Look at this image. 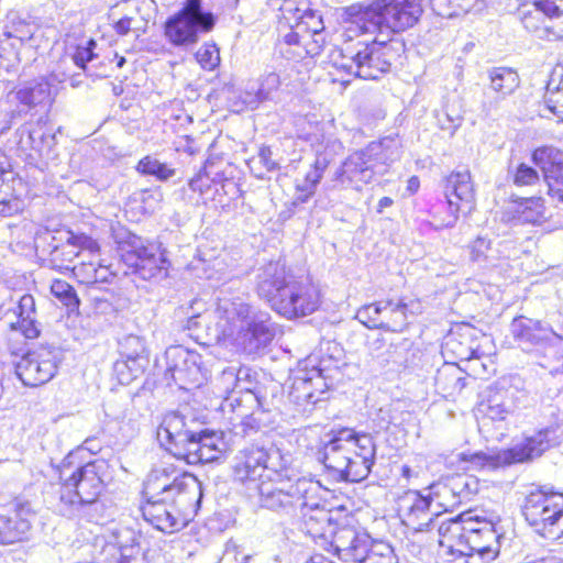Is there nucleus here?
Listing matches in <instances>:
<instances>
[{"mask_svg": "<svg viewBox=\"0 0 563 563\" xmlns=\"http://www.w3.org/2000/svg\"><path fill=\"white\" fill-rule=\"evenodd\" d=\"M213 327L207 325L210 335L217 341H230L246 353H256L267 346L275 336L271 316L252 307L244 291H233L223 287L213 311H206L188 319V329H198L210 319Z\"/></svg>", "mask_w": 563, "mask_h": 563, "instance_id": "1", "label": "nucleus"}, {"mask_svg": "<svg viewBox=\"0 0 563 563\" xmlns=\"http://www.w3.org/2000/svg\"><path fill=\"white\" fill-rule=\"evenodd\" d=\"M257 294L274 311L289 320L312 314L321 305L317 285L289 275L277 262L268 263L258 275Z\"/></svg>", "mask_w": 563, "mask_h": 563, "instance_id": "2", "label": "nucleus"}, {"mask_svg": "<svg viewBox=\"0 0 563 563\" xmlns=\"http://www.w3.org/2000/svg\"><path fill=\"white\" fill-rule=\"evenodd\" d=\"M318 452V460L341 481L357 483L365 479L376 455L373 437L347 428L332 431Z\"/></svg>", "mask_w": 563, "mask_h": 563, "instance_id": "3", "label": "nucleus"}, {"mask_svg": "<svg viewBox=\"0 0 563 563\" xmlns=\"http://www.w3.org/2000/svg\"><path fill=\"white\" fill-rule=\"evenodd\" d=\"M510 333L522 350L534 353L536 363L545 371L541 378L549 393L559 395L563 390V354L559 347L563 338L551 327L525 316L512 320Z\"/></svg>", "mask_w": 563, "mask_h": 563, "instance_id": "4", "label": "nucleus"}, {"mask_svg": "<svg viewBox=\"0 0 563 563\" xmlns=\"http://www.w3.org/2000/svg\"><path fill=\"white\" fill-rule=\"evenodd\" d=\"M256 489L261 508L290 517L299 508L313 509L318 506L321 485L306 477H292L284 465L275 472L269 471L268 475H263Z\"/></svg>", "mask_w": 563, "mask_h": 563, "instance_id": "5", "label": "nucleus"}, {"mask_svg": "<svg viewBox=\"0 0 563 563\" xmlns=\"http://www.w3.org/2000/svg\"><path fill=\"white\" fill-rule=\"evenodd\" d=\"M421 0H375L372 3L350 8L347 31L360 34H390L413 26L422 14Z\"/></svg>", "mask_w": 563, "mask_h": 563, "instance_id": "6", "label": "nucleus"}, {"mask_svg": "<svg viewBox=\"0 0 563 563\" xmlns=\"http://www.w3.org/2000/svg\"><path fill=\"white\" fill-rule=\"evenodd\" d=\"M400 142L397 137H383L371 142L366 147L350 154L334 172L333 187L361 190L369 184L375 175L384 174L386 167L399 159Z\"/></svg>", "mask_w": 563, "mask_h": 563, "instance_id": "7", "label": "nucleus"}, {"mask_svg": "<svg viewBox=\"0 0 563 563\" xmlns=\"http://www.w3.org/2000/svg\"><path fill=\"white\" fill-rule=\"evenodd\" d=\"M146 498L170 500L185 516L196 514L201 499L202 487L192 474L183 472L173 464L156 465L144 484Z\"/></svg>", "mask_w": 563, "mask_h": 563, "instance_id": "8", "label": "nucleus"}, {"mask_svg": "<svg viewBox=\"0 0 563 563\" xmlns=\"http://www.w3.org/2000/svg\"><path fill=\"white\" fill-rule=\"evenodd\" d=\"M74 459L75 454L70 453L63 461L60 479L64 482L60 489V501L70 506L95 505L104 488L108 464L104 460H95L76 467L69 475H66Z\"/></svg>", "mask_w": 563, "mask_h": 563, "instance_id": "9", "label": "nucleus"}, {"mask_svg": "<svg viewBox=\"0 0 563 563\" xmlns=\"http://www.w3.org/2000/svg\"><path fill=\"white\" fill-rule=\"evenodd\" d=\"M396 55L395 49L386 40L375 37L372 43H357L355 48L346 47L338 67L355 77L376 80L388 73Z\"/></svg>", "mask_w": 563, "mask_h": 563, "instance_id": "10", "label": "nucleus"}, {"mask_svg": "<svg viewBox=\"0 0 563 563\" xmlns=\"http://www.w3.org/2000/svg\"><path fill=\"white\" fill-rule=\"evenodd\" d=\"M214 24V15L202 10V0H186L183 9L165 22L164 34L173 45L187 47L196 44L199 34L210 32Z\"/></svg>", "mask_w": 563, "mask_h": 563, "instance_id": "11", "label": "nucleus"}, {"mask_svg": "<svg viewBox=\"0 0 563 563\" xmlns=\"http://www.w3.org/2000/svg\"><path fill=\"white\" fill-rule=\"evenodd\" d=\"M331 357L324 358L317 354L308 356L300 363L294 378L290 396L298 405L317 404L320 395L329 387L327 380L333 378L338 365Z\"/></svg>", "mask_w": 563, "mask_h": 563, "instance_id": "12", "label": "nucleus"}, {"mask_svg": "<svg viewBox=\"0 0 563 563\" xmlns=\"http://www.w3.org/2000/svg\"><path fill=\"white\" fill-rule=\"evenodd\" d=\"M522 514L528 523L545 538L556 539V527L563 518V493L538 488L525 500Z\"/></svg>", "mask_w": 563, "mask_h": 563, "instance_id": "13", "label": "nucleus"}, {"mask_svg": "<svg viewBox=\"0 0 563 563\" xmlns=\"http://www.w3.org/2000/svg\"><path fill=\"white\" fill-rule=\"evenodd\" d=\"M200 434V422L191 412L169 411L164 415L156 437L161 446L178 460L186 459L195 437Z\"/></svg>", "mask_w": 563, "mask_h": 563, "instance_id": "14", "label": "nucleus"}, {"mask_svg": "<svg viewBox=\"0 0 563 563\" xmlns=\"http://www.w3.org/2000/svg\"><path fill=\"white\" fill-rule=\"evenodd\" d=\"M284 466V459L278 448L252 443L240 450L233 466L234 477L239 482H261L263 475Z\"/></svg>", "mask_w": 563, "mask_h": 563, "instance_id": "15", "label": "nucleus"}, {"mask_svg": "<svg viewBox=\"0 0 563 563\" xmlns=\"http://www.w3.org/2000/svg\"><path fill=\"white\" fill-rule=\"evenodd\" d=\"M118 252L122 262L134 268L143 278L155 277L163 268L165 260L158 255V247L134 234H129L125 240L120 241Z\"/></svg>", "mask_w": 563, "mask_h": 563, "instance_id": "16", "label": "nucleus"}, {"mask_svg": "<svg viewBox=\"0 0 563 563\" xmlns=\"http://www.w3.org/2000/svg\"><path fill=\"white\" fill-rule=\"evenodd\" d=\"M57 372V354L41 347L24 354L15 365V373L23 385L37 387L49 382Z\"/></svg>", "mask_w": 563, "mask_h": 563, "instance_id": "17", "label": "nucleus"}, {"mask_svg": "<svg viewBox=\"0 0 563 563\" xmlns=\"http://www.w3.org/2000/svg\"><path fill=\"white\" fill-rule=\"evenodd\" d=\"M402 522L416 531H430L437 525L440 511L435 509L429 493L408 490L400 499Z\"/></svg>", "mask_w": 563, "mask_h": 563, "instance_id": "18", "label": "nucleus"}, {"mask_svg": "<svg viewBox=\"0 0 563 563\" xmlns=\"http://www.w3.org/2000/svg\"><path fill=\"white\" fill-rule=\"evenodd\" d=\"M563 421V415L556 418L555 426H549L526 437L525 440L515 446L504 450L501 460L515 463H523L540 457L551 446L558 444L562 434L559 432V424Z\"/></svg>", "mask_w": 563, "mask_h": 563, "instance_id": "19", "label": "nucleus"}, {"mask_svg": "<svg viewBox=\"0 0 563 563\" xmlns=\"http://www.w3.org/2000/svg\"><path fill=\"white\" fill-rule=\"evenodd\" d=\"M445 196L450 214L440 228H452L457 221L459 212H471L475 206V190L468 170L453 172L449 175Z\"/></svg>", "mask_w": 563, "mask_h": 563, "instance_id": "20", "label": "nucleus"}, {"mask_svg": "<svg viewBox=\"0 0 563 563\" xmlns=\"http://www.w3.org/2000/svg\"><path fill=\"white\" fill-rule=\"evenodd\" d=\"M34 515L27 500H14L5 514H0V544L21 541L31 529Z\"/></svg>", "mask_w": 563, "mask_h": 563, "instance_id": "21", "label": "nucleus"}, {"mask_svg": "<svg viewBox=\"0 0 563 563\" xmlns=\"http://www.w3.org/2000/svg\"><path fill=\"white\" fill-rule=\"evenodd\" d=\"M60 245H54L51 251V261L59 268L68 269L70 263L80 257L85 252L91 256H98L100 252L99 243L85 233H74L66 231L62 233Z\"/></svg>", "mask_w": 563, "mask_h": 563, "instance_id": "22", "label": "nucleus"}, {"mask_svg": "<svg viewBox=\"0 0 563 563\" xmlns=\"http://www.w3.org/2000/svg\"><path fill=\"white\" fill-rule=\"evenodd\" d=\"M247 377V368L229 366L222 371L219 380L228 394L223 402L224 408L229 407L235 411V406H241V402H245L250 407L258 402L257 395L249 387Z\"/></svg>", "mask_w": 563, "mask_h": 563, "instance_id": "23", "label": "nucleus"}, {"mask_svg": "<svg viewBox=\"0 0 563 563\" xmlns=\"http://www.w3.org/2000/svg\"><path fill=\"white\" fill-rule=\"evenodd\" d=\"M373 539L364 531L352 527H342L333 534L331 545L343 563H362Z\"/></svg>", "mask_w": 563, "mask_h": 563, "instance_id": "24", "label": "nucleus"}, {"mask_svg": "<svg viewBox=\"0 0 563 563\" xmlns=\"http://www.w3.org/2000/svg\"><path fill=\"white\" fill-rule=\"evenodd\" d=\"M140 541L141 537L133 530L121 531L115 543L102 549L100 563H147Z\"/></svg>", "mask_w": 563, "mask_h": 563, "instance_id": "25", "label": "nucleus"}, {"mask_svg": "<svg viewBox=\"0 0 563 563\" xmlns=\"http://www.w3.org/2000/svg\"><path fill=\"white\" fill-rule=\"evenodd\" d=\"M532 159L543 172L549 195L563 202V152L543 146L532 153Z\"/></svg>", "mask_w": 563, "mask_h": 563, "instance_id": "26", "label": "nucleus"}, {"mask_svg": "<svg viewBox=\"0 0 563 563\" xmlns=\"http://www.w3.org/2000/svg\"><path fill=\"white\" fill-rule=\"evenodd\" d=\"M467 249L470 260L483 268L501 266L503 261L517 253L511 241H500L494 246L493 242L484 236H477Z\"/></svg>", "mask_w": 563, "mask_h": 563, "instance_id": "27", "label": "nucleus"}, {"mask_svg": "<svg viewBox=\"0 0 563 563\" xmlns=\"http://www.w3.org/2000/svg\"><path fill=\"white\" fill-rule=\"evenodd\" d=\"M65 78V74L52 73L47 77L27 82L14 92L15 99L27 109L51 106L55 96L54 87Z\"/></svg>", "mask_w": 563, "mask_h": 563, "instance_id": "28", "label": "nucleus"}, {"mask_svg": "<svg viewBox=\"0 0 563 563\" xmlns=\"http://www.w3.org/2000/svg\"><path fill=\"white\" fill-rule=\"evenodd\" d=\"M552 0H536L531 7H523L520 10V19L523 27L543 38L553 34L558 37L563 36V32H554V25H549L548 21L555 16V10Z\"/></svg>", "mask_w": 563, "mask_h": 563, "instance_id": "29", "label": "nucleus"}, {"mask_svg": "<svg viewBox=\"0 0 563 563\" xmlns=\"http://www.w3.org/2000/svg\"><path fill=\"white\" fill-rule=\"evenodd\" d=\"M176 508L179 511L178 506L172 504L170 500L147 498L141 510L144 519L154 528L170 533L179 530L185 523V519H180L175 514ZM180 512L183 511L180 510Z\"/></svg>", "mask_w": 563, "mask_h": 563, "instance_id": "30", "label": "nucleus"}, {"mask_svg": "<svg viewBox=\"0 0 563 563\" xmlns=\"http://www.w3.org/2000/svg\"><path fill=\"white\" fill-rule=\"evenodd\" d=\"M488 89L494 93L493 100L485 102L483 108L489 111L498 107L520 86V77L514 68L499 66L487 69Z\"/></svg>", "mask_w": 563, "mask_h": 563, "instance_id": "31", "label": "nucleus"}, {"mask_svg": "<svg viewBox=\"0 0 563 563\" xmlns=\"http://www.w3.org/2000/svg\"><path fill=\"white\" fill-rule=\"evenodd\" d=\"M510 415V406L507 404L506 398L498 393L482 400L475 413L479 431L484 433H489L495 424H498L496 428H499L501 423L507 421Z\"/></svg>", "mask_w": 563, "mask_h": 563, "instance_id": "32", "label": "nucleus"}, {"mask_svg": "<svg viewBox=\"0 0 563 563\" xmlns=\"http://www.w3.org/2000/svg\"><path fill=\"white\" fill-rule=\"evenodd\" d=\"M224 449L221 435L200 428V434L195 437L185 461L188 464L211 463L222 456Z\"/></svg>", "mask_w": 563, "mask_h": 563, "instance_id": "33", "label": "nucleus"}, {"mask_svg": "<svg viewBox=\"0 0 563 563\" xmlns=\"http://www.w3.org/2000/svg\"><path fill=\"white\" fill-rule=\"evenodd\" d=\"M13 312L16 321L9 323L11 331L20 332L25 339H35L40 335V323L36 321V307L32 295H23Z\"/></svg>", "mask_w": 563, "mask_h": 563, "instance_id": "34", "label": "nucleus"}, {"mask_svg": "<svg viewBox=\"0 0 563 563\" xmlns=\"http://www.w3.org/2000/svg\"><path fill=\"white\" fill-rule=\"evenodd\" d=\"M498 536L492 522H483L482 530L476 534H471L467 539L461 541L462 548L457 552L463 555L479 554L482 558H494L496 553Z\"/></svg>", "mask_w": 563, "mask_h": 563, "instance_id": "35", "label": "nucleus"}, {"mask_svg": "<svg viewBox=\"0 0 563 563\" xmlns=\"http://www.w3.org/2000/svg\"><path fill=\"white\" fill-rule=\"evenodd\" d=\"M166 355L181 358L183 365L175 364L173 367H169L168 371L172 372V377L175 383H180L186 379L192 383H200V377H203L202 368L200 365L201 356L197 353H191L189 351L183 350L179 346L168 349Z\"/></svg>", "mask_w": 563, "mask_h": 563, "instance_id": "36", "label": "nucleus"}, {"mask_svg": "<svg viewBox=\"0 0 563 563\" xmlns=\"http://www.w3.org/2000/svg\"><path fill=\"white\" fill-rule=\"evenodd\" d=\"M419 308V303H416ZM383 307V327L382 329L391 332H401L408 325V311L413 312L415 302H407L399 299L397 302L393 300H384Z\"/></svg>", "mask_w": 563, "mask_h": 563, "instance_id": "37", "label": "nucleus"}, {"mask_svg": "<svg viewBox=\"0 0 563 563\" xmlns=\"http://www.w3.org/2000/svg\"><path fill=\"white\" fill-rule=\"evenodd\" d=\"M507 213L517 223L539 224L545 219V209L541 198H527L515 203Z\"/></svg>", "mask_w": 563, "mask_h": 563, "instance_id": "38", "label": "nucleus"}, {"mask_svg": "<svg viewBox=\"0 0 563 563\" xmlns=\"http://www.w3.org/2000/svg\"><path fill=\"white\" fill-rule=\"evenodd\" d=\"M46 126L47 121L44 117L38 118L34 122L22 124L16 131L18 150L24 155L34 152L42 137H44Z\"/></svg>", "mask_w": 563, "mask_h": 563, "instance_id": "39", "label": "nucleus"}, {"mask_svg": "<svg viewBox=\"0 0 563 563\" xmlns=\"http://www.w3.org/2000/svg\"><path fill=\"white\" fill-rule=\"evenodd\" d=\"M443 353L452 354L459 361H471L478 358L476 347L471 344V334L451 333L443 343Z\"/></svg>", "mask_w": 563, "mask_h": 563, "instance_id": "40", "label": "nucleus"}, {"mask_svg": "<svg viewBox=\"0 0 563 563\" xmlns=\"http://www.w3.org/2000/svg\"><path fill=\"white\" fill-rule=\"evenodd\" d=\"M461 519L459 516L450 518L439 522L437 519V532L439 536V544L446 547L451 550L457 551V548H462V527Z\"/></svg>", "mask_w": 563, "mask_h": 563, "instance_id": "41", "label": "nucleus"}, {"mask_svg": "<svg viewBox=\"0 0 563 563\" xmlns=\"http://www.w3.org/2000/svg\"><path fill=\"white\" fill-rule=\"evenodd\" d=\"M424 492L429 493L435 509L439 511L440 509L443 511H453L457 506L462 504L444 478L430 485L424 489Z\"/></svg>", "mask_w": 563, "mask_h": 563, "instance_id": "42", "label": "nucleus"}, {"mask_svg": "<svg viewBox=\"0 0 563 563\" xmlns=\"http://www.w3.org/2000/svg\"><path fill=\"white\" fill-rule=\"evenodd\" d=\"M461 503L468 501L479 489L478 479L470 474L457 473L444 478Z\"/></svg>", "mask_w": 563, "mask_h": 563, "instance_id": "43", "label": "nucleus"}, {"mask_svg": "<svg viewBox=\"0 0 563 563\" xmlns=\"http://www.w3.org/2000/svg\"><path fill=\"white\" fill-rule=\"evenodd\" d=\"M59 132L60 128L53 131L51 128L46 126L44 137H42L38 146L34 152H31V154H26L25 157L31 161H36L37 158H42L46 162L55 161L58 157L56 134Z\"/></svg>", "mask_w": 563, "mask_h": 563, "instance_id": "44", "label": "nucleus"}, {"mask_svg": "<svg viewBox=\"0 0 563 563\" xmlns=\"http://www.w3.org/2000/svg\"><path fill=\"white\" fill-rule=\"evenodd\" d=\"M136 169L141 174L154 176L161 181H165L175 175V169L150 155L139 162Z\"/></svg>", "mask_w": 563, "mask_h": 563, "instance_id": "45", "label": "nucleus"}, {"mask_svg": "<svg viewBox=\"0 0 563 563\" xmlns=\"http://www.w3.org/2000/svg\"><path fill=\"white\" fill-rule=\"evenodd\" d=\"M306 35H300L298 31H289L284 35L280 43V53L288 59H299L305 56Z\"/></svg>", "mask_w": 563, "mask_h": 563, "instance_id": "46", "label": "nucleus"}, {"mask_svg": "<svg viewBox=\"0 0 563 563\" xmlns=\"http://www.w3.org/2000/svg\"><path fill=\"white\" fill-rule=\"evenodd\" d=\"M113 29L117 34L124 36L130 32L135 33L139 37L141 34H144L147 29V20L139 14V9H136L135 14L124 15L119 19L114 24Z\"/></svg>", "mask_w": 563, "mask_h": 563, "instance_id": "47", "label": "nucleus"}, {"mask_svg": "<svg viewBox=\"0 0 563 563\" xmlns=\"http://www.w3.org/2000/svg\"><path fill=\"white\" fill-rule=\"evenodd\" d=\"M362 563H398V560L390 544L373 540Z\"/></svg>", "mask_w": 563, "mask_h": 563, "instance_id": "48", "label": "nucleus"}, {"mask_svg": "<svg viewBox=\"0 0 563 563\" xmlns=\"http://www.w3.org/2000/svg\"><path fill=\"white\" fill-rule=\"evenodd\" d=\"M383 305L384 300L363 306L357 310L356 319L368 329H382Z\"/></svg>", "mask_w": 563, "mask_h": 563, "instance_id": "49", "label": "nucleus"}, {"mask_svg": "<svg viewBox=\"0 0 563 563\" xmlns=\"http://www.w3.org/2000/svg\"><path fill=\"white\" fill-rule=\"evenodd\" d=\"M51 292L71 311L78 309L80 303L79 298L74 287L70 286L67 282L60 279L54 280L51 285Z\"/></svg>", "mask_w": 563, "mask_h": 563, "instance_id": "50", "label": "nucleus"}, {"mask_svg": "<svg viewBox=\"0 0 563 563\" xmlns=\"http://www.w3.org/2000/svg\"><path fill=\"white\" fill-rule=\"evenodd\" d=\"M247 164L257 177H263L266 172L275 170L278 167L272 158L271 148L267 146L260 147L257 155L251 157Z\"/></svg>", "mask_w": 563, "mask_h": 563, "instance_id": "51", "label": "nucleus"}, {"mask_svg": "<svg viewBox=\"0 0 563 563\" xmlns=\"http://www.w3.org/2000/svg\"><path fill=\"white\" fill-rule=\"evenodd\" d=\"M20 46L8 37L0 40V65L7 70L15 69L20 64Z\"/></svg>", "mask_w": 563, "mask_h": 563, "instance_id": "52", "label": "nucleus"}, {"mask_svg": "<svg viewBox=\"0 0 563 563\" xmlns=\"http://www.w3.org/2000/svg\"><path fill=\"white\" fill-rule=\"evenodd\" d=\"M119 345L121 357H148L144 340L137 335L124 336Z\"/></svg>", "mask_w": 563, "mask_h": 563, "instance_id": "53", "label": "nucleus"}, {"mask_svg": "<svg viewBox=\"0 0 563 563\" xmlns=\"http://www.w3.org/2000/svg\"><path fill=\"white\" fill-rule=\"evenodd\" d=\"M320 498L318 497V501ZM316 515H311L305 520L307 532L312 537H322L325 532V527L330 526L329 512L324 509H319V505L313 508Z\"/></svg>", "mask_w": 563, "mask_h": 563, "instance_id": "54", "label": "nucleus"}, {"mask_svg": "<svg viewBox=\"0 0 563 563\" xmlns=\"http://www.w3.org/2000/svg\"><path fill=\"white\" fill-rule=\"evenodd\" d=\"M504 454V450L494 453L487 454L484 452H477L471 455L470 462L478 468H488L495 470L498 467H504L510 465L509 462L503 461L501 455Z\"/></svg>", "mask_w": 563, "mask_h": 563, "instance_id": "55", "label": "nucleus"}, {"mask_svg": "<svg viewBox=\"0 0 563 563\" xmlns=\"http://www.w3.org/2000/svg\"><path fill=\"white\" fill-rule=\"evenodd\" d=\"M539 181V173L527 164H519L512 173V183L518 186H533Z\"/></svg>", "mask_w": 563, "mask_h": 563, "instance_id": "56", "label": "nucleus"}, {"mask_svg": "<svg viewBox=\"0 0 563 563\" xmlns=\"http://www.w3.org/2000/svg\"><path fill=\"white\" fill-rule=\"evenodd\" d=\"M462 527V541L467 539L471 534H476L477 531L482 530V523L488 522L486 519H482L478 516H474L471 511L459 515Z\"/></svg>", "mask_w": 563, "mask_h": 563, "instance_id": "57", "label": "nucleus"}, {"mask_svg": "<svg viewBox=\"0 0 563 563\" xmlns=\"http://www.w3.org/2000/svg\"><path fill=\"white\" fill-rule=\"evenodd\" d=\"M98 261L80 262L73 267L75 276L87 285L96 284Z\"/></svg>", "mask_w": 563, "mask_h": 563, "instance_id": "58", "label": "nucleus"}, {"mask_svg": "<svg viewBox=\"0 0 563 563\" xmlns=\"http://www.w3.org/2000/svg\"><path fill=\"white\" fill-rule=\"evenodd\" d=\"M329 164L330 161L325 155H317L313 164L311 165L310 169L306 173L303 178L307 179L308 183H310L317 188Z\"/></svg>", "mask_w": 563, "mask_h": 563, "instance_id": "59", "label": "nucleus"}, {"mask_svg": "<svg viewBox=\"0 0 563 563\" xmlns=\"http://www.w3.org/2000/svg\"><path fill=\"white\" fill-rule=\"evenodd\" d=\"M280 85L279 76L272 71L266 74L260 82V87L256 92L258 101H263L269 98V95L277 90Z\"/></svg>", "mask_w": 563, "mask_h": 563, "instance_id": "60", "label": "nucleus"}, {"mask_svg": "<svg viewBox=\"0 0 563 563\" xmlns=\"http://www.w3.org/2000/svg\"><path fill=\"white\" fill-rule=\"evenodd\" d=\"M297 29H305V35H312L323 33L324 25L321 15H317L313 12H306L301 16V21L298 23Z\"/></svg>", "mask_w": 563, "mask_h": 563, "instance_id": "61", "label": "nucleus"}, {"mask_svg": "<svg viewBox=\"0 0 563 563\" xmlns=\"http://www.w3.org/2000/svg\"><path fill=\"white\" fill-rule=\"evenodd\" d=\"M196 58L202 68L209 70L213 69L220 60L218 51L212 46L201 47L197 52Z\"/></svg>", "mask_w": 563, "mask_h": 563, "instance_id": "62", "label": "nucleus"}, {"mask_svg": "<svg viewBox=\"0 0 563 563\" xmlns=\"http://www.w3.org/2000/svg\"><path fill=\"white\" fill-rule=\"evenodd\" d=\"M96 43L93 40H89L85 46H77L76 52L73 55L74 63L80 67L85 68L86 64L93 59V47Z\"/></svg>", "mask_w": 563, "mask_h": 563, "instance_id": "63", "label": "nucleus"}, {"mask_svg": "<svg viewBox=\"0 0 563 563\" xmlns=\"http://www.w3.org/2000/svg\"><path fill=\"white\" fill-rule=\"evenodd\" d=\"M305 41V55L316 56L319 55L324 43L325 38L323 33L306 35Z\"/></svg>", "mask_w": 563, "mask_h": 563, "instance_id": "64", "label": "nucleus"}]
</instances>
